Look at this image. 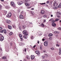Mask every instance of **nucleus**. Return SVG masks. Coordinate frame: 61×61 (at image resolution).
I'll list each match as a JSON object with an SVG mask.
<instances>
[{"instance_id": "obj_13", "label": "nucleus", "mask_w": 61, "mask_h": 61, "mask_svg": "<svg viewBox=\"0 0 61 61\" xmlns=\"http://www.w3.org/2000/svg\"><path fill=\"white\" fill-rule=\"evenodd\" d=\"M56 15H61V13L60 12H57L56 13Z\"/></svg>"}, {"instance_id": "obj_20", "label": "nucleus", "mask_w": 61, "mask_h": 61, "mask_svg": "<svg viewBox=\"0 0 61 61\" xmlns=\"http://www.w3.org/2000/svg\"><path fill=\"white\" fill-rule=\"evenodd\" d=\"M27 58L28 59H30V57L28 56H26Z\"/></svg>"}, {"instance_id": "obj_31", "label": "nucleus", "mask_w": 61, "mask_h": 61, "mask_svg": "<svg viewBox=\"0 0 61 61\" xmlns=\"http://www.w3.org/2000/svg\"><path fill=\"white\" fill-rule=\"evenodd\" d=\"M2 5H0V10H1V8L2 7Z\"/></svg>"}, {"instance_id": "obj_43", "label": "nucleus", "mask_w": 61, "mask_h": 61, "mask_svg": "<svg viewBox=\"0 0 61 61\" xmlns=\"http://www.w3.org/2000/svg\"><path fill=\"white\" fill-rule=\"evenodd\" d=\"M49 39L50 40H51L52 39V38L51 37H50L49 38Z\"/></svg>"}, {"instance_id": "obj_21", "label": "nucleus", "mask_w": 61, "mask_h": 61, "mask_svg": "<svg viewBox=\"0 0 61 61\" xmlns=\"http://www.w3.org/2000/svg\"><path fill=\"white\" fill-rule=\"evenodd\" d=\"M58 7H59V8H60L61 7V4L60 3L59 4V6H58Z\"/></svg>"}, {"instance_id": "obj_7", "label": "nucleus", "mask_w": 61, "mask_h": 61, "mask_svg": "<svg viewBox=\"0 0 61 61\" xmlns=\"http://www.w3.org/2000/svg\"><path fill=\"white\" fill-rule=\"evenodd\" d=\"M17 3L19 5H21V4H22L23 3V2L22 1L18 2Z\"/></svg>"}, {"instance_id": "obj_23", "label": "nucleus", "mask_w": 61, "mask_h": 61, "mask_svg": "<svg viewBox=\"0 0 61 61\" xmlns=\"http://www.w3.org/2000/svg\"><path fill=\"white\" fill-rule=\"evenodd\" d=\"M53 36V34H50L49 35V36Z\"/></svg>"}, {"instance_id": "obj_12", "label": "nucleus", "mask_w": 61, "mask_h": 61, "mask_svg": "<svg viewBox=\"0 0 61 61\" xmlns=\"http://www.w3.org/2000/svg\"><path fill=\"white\" fill-rule=\"evenodd\" d=\"M31 59H34L35 58V56L34 55H31Z\"/></svg>"}, {"instance_id": "obj_49", "label": "nucleus", "mask_w": 61, "mask_h": 61, "mask_svg": "<svg viewBox=\"0 0 61 61\" xmlns=\"http://www.w3.org/2000/svg\"><path fill=\"white\" fill-rule=\"evenodd\" d=\"M12 43H10V46H12Z\"/></svg>"}, {"instance_id": "obj_45", "label": "nucleus", "mask_w": 61, "mask_h": 61, "mask_svg": "<svg viewBox=\"0 0 61 61\" xmlns=\"http://www.w3.org/2000/svg\"><path fill=\"white\" fill-rule=\"evenodd\" d=\"M49 1H47L46 2L47 4H49Z\"/></svg>"}, {"instance_id": "obj_24", "label": "nucleus", "mask_w": 61, "mask_h": 61, "mask_svg": "<svg viewBox=\"0 0 61 61\" xmlns=\"http://www.w3.org/2000/svg\"><path fill=\"white\" fill-rule=\"evenodd\" d=\"M4 33H5V34H6V31L5 30H4Z\"/></svg>"}, {"instance_id": "obj_26", "label": "nucleus", "mask_w": 61, "mask_h": 61, "mask_svg": "<svg viewBox=\"0 0 61 61\" xmlns=\"http://www.w3.org/2000/svg\"><path fill=\"white\" fill-rule=\"evenodd\" d=\"M2 59H5V58H6V57H5V56H3L2 57Z\"/></svg>"}, {"instance_id": "obj_17", "label": "nucleus", "mask_w": 61, "mask_h": 61, "mask_svg": "<svg viewBox=\"0 0 61 61\" xmlns=\"http://www.w3.org/2000/svg\"><path fill=\"white\" fill-rule=\"evenodd\" d=\"M25 27H26V26L24 25L22 26V27L23 29H25Z\"/></svg>"}, {"instance_id": "obj_8", "label": "nucleus", "mask_w": 61, "mask_h": 61, "mask_svg": "<svg viewBox=\"0 0 61 61\" xmlns=\"http://www.w3.org/2000/svg\"><path fill=\"white\" fill-rule=\"evenodd\" d=\"M36 54L37 55H39V54H40V52H39V51H36Z\"/></svg>"}, {"instance_id": "obj_53", "label": "nucleus", "mask_w": 61, "mask_h": 61, "mask_svg": "<svg viewBox=\"0 0 61 61\" xmlns=\"http://www.w3.org/2000/svg\"><path fill=\"white\" fill-rule=\"evenodd\" d=\"M42 41H45V39H42Z\"/></svg>"}, {"instance_id": "obj_56", "label": "nucleus", "mask_w": 61, "mask_h": 61, "mask_svg": "<svg viewBox=\"0 0 61 61\" xmlns=\"http://www.w3.org/2000/svg\"><path fill=\"white\" fill-rule=\"evenodd\" d=\"M36 46H33V48H34Z\"/></svg>"}, {"instance_id": "obj_30", "label": "nucleus", "mask_w": 61, "mask_h": 61, "mask_svg": "<svg viewBox=\"0 0 61 61\" xmlns=\"http://www.w3.org/2000/svg\"><path fill=\"white\" fill-rule=\"evenodd\" d=\"M33 36H31V39H33Z\"/></svg>"}, {"instance_id": "obj_48", "label": "nucleus", "mask_w": 61, "mask_h": 61, "mask_svg": "<svg viewBox=\"0 0 61 61\" xmlns=\"http://www.w3.org/2000/svg\"><path fill=\"white\" fill-rule=\"evenodd\" d=\"M0 50H1V51H2V49L1 48H0Z\"/></svg>"}, {"instance_id": "obj_34", "label": "nucleus", "mask_w": 61, "mask_h": 61, "mask_svg": "<svg viewBox=\"0 0 61 61\" xmlns=\"http://www.w3.org/2000/svg\"><path fill=\"white\" fill-rule=\"evenodd\" d=\"M41 25L42 26H43V27H44V24L42 23L41 24Z\"/></svg>"}, {"instance_id": "obj_62", "label": "nucleus", "mask_w": 61, "mask_h": 61, "mask_svg": "<svg viewBox=\"0 0 61 61\" xmlns=\"http://www.w3.org/2000/svg\"><path fill=\"white\" fill-rule=\"evenodd\" d=\"M1 1H4V0H1Z\"/></svg>"}, {"instance_id": "obj_22", "label": "nucleus", "mask_w": 61, "mask_h": 61, "mask_svg": "<svg viewBox=\"0 0 61 61\" xmlns=\"http://www.w3.org/2000/svg\"><path fill=\"white\" fill-rule=\"evenodd\" d=\"M44 12H45V11H43V10H42L41 11V14H44Z\"/></svg>"}, {"instance_id": "obj_57", "label": "nucleus", "mask_w": 61, "mask_h": 61, "mask_svg": "<svg viewBox=\"0 0 61 61\" xmlns=\"http://www.w3.org/2000/svg\"><path fill=\"white\" fill-rule=\"evenodd\" d=\"M40 49L41 50L42 49V47H41V46L40 47Z\"/></svg>"}, {"instance_id": "obj_27", "label": "nucleus", "mask_w": 61, "mask_h": 61, "mask_svg": "<svg viewBox=\"0 0 61 61\" xmlns=\"http://www.w3.org/2000/svg\"><path fill=\"white\" fill-rule=\"evenodd\" d=\"M54 48L53 47H52L51 48V50H54Z\"/></svg>"}, {"instance_id": "obj_41", "label": "nucleus", "mask_w": 61, "mask_h": 61, "mask_svg": "<svg viewBox=\"0 0 61 61\" xmlns=\"http://www.w3.org/2000/svg\"><path fill=\"white\" fill-rule=\"evenodd\" d=\"M23 37L24 38H26V39H27V38H26V36H24Z\"/></svg>"}, {"instance_id": "obj_58", "label": "nucleus", "mask_w": 61, "mask_h": 61, "mask_svg": "<svg viewBox=\"0 0 61 61\" xmlns=\"http://www.w3.org/2000/svg\"><path fill=\"white\" fill-rule=\"evenodd\" d=\"M53 15H51V17H53Z\"/></svg>"}, {"instance_id": "obj_59", "label": "nucleus", "mask_w": 61, "mask_h": 61, "mask_svg": "<svg viewBox=\"0 0 61 61\" xmlns=\"http://www.w3.org/2000/svg\"><path fill=\"white\" fill-rule=\"evenodd\" d=\"M34 8L31 9V10H34Z\"/></svg>"}, {"instance_id": "obj_35", "label": "nucleus", "mask_w": 61, "mask_h": 61, "mask_svg": "<svg viewBox=\"0 0 61 61\" xmlns=\"http://www.w3.org/2000/svg\"><path fill=\"white\" fill-rule=\"evenodd\" d=\"M59 15H57V17H58V18H59L60 17V16H59Z\"/></svg>"}, {"instance_id": "obj_14", "label": "nucleus", "mask_w": 61, "mask_h": 61, "mask_svg": "<svg viewBox=\"0 0 61 61\" xmlns=\"http://www.w3.org/2000/svg\"><path fill=\"white\" fill-rule=\"evenodd\" d=\"M23 16L22 15H20V19H23Z\"/></svg>"}, {"instance_id": "obj_37", "label": "nucleus", "mask_w": 61, "mask_h": 61, "mask_svg": "<svg viewBox=\"0 0 61 61\" xmlns=\"http://www.w3.org/2000/svg\"><path fill=\"white\" fill-rule=\"evenodd\" d=\"M3 36V35L2 34H0V37H2Z\"/></svg>"}, {"instance_id": "obj_18", "label": "nucleus", "mask_w": 61, "mask_h": 61, "mask_svg": "<svg viewBox=\"0 0 61 61\" xmlns=\"http://www.w3.org/2000/svg\"><path fill=\"white\" fill-rule=\"evenodd\" d=\"M13 34V33L12 32H11L9 34V36H11Z\"/></svg>"}, {"instance_id": "obj_10", "label": "nucleus", "mask_w": 61, "mask_h": 61, "mask_svg": "<svg viewBox=\"0 0 61 61\" xmlns=\"http://www.w3.org/2000/svg\"><path fill=\"white\" fill-rule=\"evenodd\" d=\"M4 39V36H3L2 37H1V38L0 40L1 41H3Z\"/></svg>"}, {"instance_id": "obj_33", "label": "nucleus", "mask_w": 61, "mask_h": 61, "mask_svg": "<svg viewBox=\"0 0 61 61\" xmlns=\"http://www.w3.org/2000/svg\"><path fill=\"white\" fill-rule=\"evenodd\" d=\"M59 52H61V48H59Z\"/></svg>"}, {"instance_id": "obj_64", "label": "nucleus", "mask_w": 61, "mask_h": 61, "mask_svg": "<svg viewBox=\"0 0 61 61\" xmlns=\"http://www.w3.org/2000/svg\"><path fill=\"white\" fill-rule=\"evenodd\" d=\"M38 19H40V18H38Z\"/></svg>"}, {"instance_id": "obj_63", "label": "nucleus", "mask_w": 61, "mask_h": 61, "mask_svg": "<svg viewBox=\"0 0 61 61\" xmlns=\"http://www.w3.org/2000/svg\"><path fill=\"white\" fill-rule=\"evenodd\" d=\"M60 22H61V20H60Z\"/></svg>"}, {"instance_id": "obj_44", "label": "nucleus", "mask_w": 61, "mask_h": 61, "mask_svg": "<svg viewBox=\"0 0 61 61\" xmlns=\"http://www.w3.org/2000/svg\"><path fill=\"white\" fill-rule=\"evenodd\" d=\"M24 51H25V52H26V49H25L24 50Z\"/></svg>"}, {"instance_id": "obj_50", "label": "nucleus", "mask_w": 61, "mask_h": 61, "mask_svg": "<svg viewBox=\"0 0 61 61\" xmlns=\"http://www.w3.org/2000/svg\"><path fill=\"white\" fill-rule=\"evenodd\" d=\"M31 14H32V15H34V13L31 12Z\"/></svg>"}, {"instance_id": "obj_36", "label": "nucleus", "mask_w": 61, "mask_h": 61, "mask_svg": "<svg viewBox=\"0 0 61 61\" xmlns=\"http://www.w3.org/2000/svg\"><path fill=\"white\" fill-rule=\"evenodd\" d=\"M56 46H57L58 47H59V46H60L59 45H58V44H57L56 45Z\"/></svg>"}, {"instance_id": "obj_32", "label": "nucleus", "mask_w": 61, "mask_h": 61, "mask_svg": "<svg viewBox=\"0 0 61 61\" xmlns=\"http://www.w3.org/2000/svg\"><path fill=\"white\" fill-rule=\"evenodd\" d=\"M40 4H41V5H45L46 4V3H40Z\"/></svg>"}, {"instance_id": "obj_16", "label": "nucleus", "mask_w": 61, "mask_h": 61, "mask_svg": "<svg viewBox=\"0 0 61 61\" xmlns=\"http://www.w3.org/2000/svg\"><path fill=\"white\" fill-rule=\"evenodd\" d=\"M8 27L9 29H12V26L10 25H8Z\"/></svg>"}, {"instance_id": "obj_4", "label": "nucleus", "mask_w": 61, "mask_h": 61, "mask_svg": "<svg viewBox=\"0 0 61 61\" xmlns=\"http://www.w3.org/2000/svg\"><path fill=\"white\" fill-rule=\"evenodd\" d=\"M23 34L24 35H25V36H27L28 35V34H27V31L26 30H24L23 31Z\"/></svg>"}, {"instance_id": "obj_38", "label": "nucleus", "mask_w": 61, "mask_h": 61, "mask_svg": "<svg viewBox=\"0 0 61 61\" xmlns=\"http://www.w3.org/2000/svg\"><path fill=\"white\" fill-rule=\"evenodd\" d=\"M46 15H44L43 17H44L45 18V17H46Z\"/></svg>"}, {"instance_id": "obj_29", "label": "nucleus", "mask_w": 61, "mask_h": 61, "mask_svg": "<svg viewBox=\"0 0 61 61\" xmlns=\"http://www.w3.org/2000/svg\"><path fill=\"white\" fill-rule=\"evenodd\" d=\"M4 31V30H1L0 31V33H3V32Z\"/></svg>"}, {"instance_id": "obj_19", "label": "nucleus", "mask_w": 61, "mask_h": 61, "mask_svg": "<svg viewBox=\"0 0 61 61\" xmlns=\"http://www.w3.org/2000/svg\"><path fill=\"white\" fill-rule=\"evenodd\" d=\"M38 34L39 35H42V33H41V32H39L38 33Z\"/></svg>"}, {"instance_id": "obj_25", "label": "nucleus", "mask_w": 61, "mask_h": 61, "mask_svg": "<svg viewBox=\"0 0 61 61\" xmlns=\"http://www.w3.org/2000/svg\"><path fill=\"white\" fill-rule=\"evenodd\" d=\"M52 20H53L52 21H53V20H53V19L52 18L50 20H49V21H52Z\"/></svg>"}, {"instance_id": "obj_42", "label": "nucleus", "mask_w": 61, "mask_h": 61, "mask_svg": "<svg viewBox=\"0 0 61 61\" xmlns=\"http://www.w3.org/2000/svg\"><path fill=\"white\" fill-rule=\"evenodd\" d=\"M44 23H45V22H46V20H44Z\"/></svg>"}, {"instance_id": "obj_46", "label": "nucleus", "mask_w": 61, "mask_h": 61, "mask_svg": "<svg viewBox=\"0 0 61 61\" xmlns=\"http://www.w3.org/2000/svg\"><path fill=\"white\" fill-rule=\"evenodd\" d=\"M57 32V31H54V33H55V34H56V32Z\"/></svg>"}, {"instance_id": "obj_47", "label": "nucleus", "mask_w": 61, "mask_h": 61, "mask_svg": "<svg viewBox=\"0 0 61 61\" xmlns=\"http://www.w3.org/2000/svg\"><path fill=\"white\" fill-rule=\"evenodd\" d=\"M2 29V28L0 27V31Z\"/></svg>"}, {"instance_id": "obj_55", "label": "nucleus", "mask_w": 61, "mask_h": 61, "mask_svg": "<svg viewBox=\"0 0 61 61\" xmlns=\"http://www.w3.org/2000/svg\"><path fill=\"white\" fill-rule=\"evenodd\" d=\"M37 43L38 44H39V41H38Z\"/></svg>"}, {"instance_id": "obj_11", "label": "nucleus", "mask_w": 61, "mask_h": 61, "mask_svg": "<svg viewBox=\"0 0 61 61\" xmlns=\"http://www.w3.org/2000/svg\"><path fill=\"white\" fill-rule=\"evenodd\" d=\"M19 36L20 37V38L21 39V40H23V39L22 38V36L21 34H19Z\"/></svg>"}, {"instance_id": "obj_40", "label": "nucleus", "mask_w": 61, "mask_h": 61, "mask_svg": "<svg viewBox=\"0 0 61 61\" xmlns=\"http://www.w3.org/2000/svg\"><path fill=\"white\" fill-rule=\"evenodd\" d=\"M58 30H61V28L60 27L59 28H58Z\"/></svg>"}, {"instance_id": "obj_3", "label": "nucleus", "mask_w": 61, "mask_h": 61, "mask_svg": "<svg viewBox=\"0 0 61 61\" xmlns=\"http://www.w3.org/2000/svg\"><path fill=\"white\" fill-rule=\"evenodd\" d=\"M10 5H11L12 6H13V7H14L15 6V3L13 1L11 2V3H10Z\"/></svg>"}, {"instance_id": "obj_60", "label": "nucleus", "mask_w": 61, "mask_h": 61, "mask_svg": "<svg viewBox=\"0 0 61 61\" xmlns=\"http://www.w3.org/2000/svg\"><path fill=\"white\" fill-rule=\"evenodd\" d=\"M43 52H44V53H45V52H46V51H43Z\"/></svg>"}, {"instance_id": "obj_5", "label": "nucleus", "mask_w": 61, "mask_h": 61, "mask_svg": "<svg viewBox=\"0 0 61 61\" xmlns=\"http://www.w3.org/2000/svg\"><path fill=\"white\" fill-rule=\"evenodd\" d=\"M11 15H12L11 13V12H9L8 13V14L7 15V16L8 18H10V17H11Z\"/></svg>"}, {"instance_id": "obj_61", "label": "nucleus", "mask_w": 61, "mask_h": 61, "mask_svg": "<svg viewBox=\"0 0 61 61\" xmlns=\"http://www.w3.org/2000/svg\"><path fill=\"white\" fill-rule=\"evenodd\" d=\"M30 24H32V22H30Z\"/></svg>"}, {"instance_id": "obj_54", "label": "nucleus", "mask_w": 61, "mask_h": 61, "mask_svg": "<svg viewBox=\"0 0 61 61\" xmlns=\"http://www.w3.org/2000/svg\"><path fill=\"white\" fill-rule=\"evenodd\" d=\"M21 46H23V45H24V44H23V43H21Z\"/></svg>"}, {"instance_id": "obj_9", "label": "nucleus", "mask_w": 61, "mask_h": 61, "mask_svg": "<svg viewBox=\"0 0 61 61\" xmlns=\"http://www.w3.org/2000/svg\"><path fill=\"white\" fill-rule=\"evenodd\" d=\"M6 23H7V24H9L11 22V21H10L9 20H6Z\"/></svg>"}, {"instance_id": "obj_51", "label": "nucleus", "mask_w": 61, "mask_h": 61, "mask_svg": "<svg viewBox=\"0 0 61 61\" xmlns=\"http://www.w3.org/2000/svg\"><path fill=\"white\" fill-rule=\"evenodd\" d=\"M59 55H61V52L59 51Z\"/></svg>"}, {"instance_id": "obj_52", "label": "nucleus", "mask_w": 61, "mask_h": 61, "mask_svg": "<svg viewBox=\"0 0 61 61\" xmlns=\"http://www.w3.org/2000/svg\"><path fill=\"white\" fill-rule=\"evenodd\" d=\"M58 33H59V32L58 31H57V32H56V34H58Z\"/></svg>"}, {"instance_id": "obj_28", "label": "nucleus", "mask_w": 61, "mask_h": 61, "mask_svg": "<svg viewBox=\"0 0 61 61\" xmlns=\"http://www.w3.org/2000/svg\"><path fill=\"white\" fill-rule=\"evenodd\" d=\"M4 13L5 14H6L7 13V11L5 10H4Z\"/></svg>"}, {"instance_id": "obj_1", "label": "nucleus", "mask_w": 61, "mask_h": 61, "mask_svg": "<svg viewBox=\"0 0 61 61\" xmlns=\"http://www.w3.org/2000/svg\"><path fill=\"white\" fill-rule=\"evenodd\" d=\"M58 20H59V19L58 18H57L55 19V20H52L51 21V23L52 24V25L53 27H56V24L54 23L55 22L58 21Z\"/></svg>"}, {"instance_id": "obj_15", "label": "nucleus", "mask_w": 61, "mask_h": 61, "mask_svg": "<svg viewBox=\"0 0 61 61\" xmlns=\"http://www.w3.org/2000/svg\"><path fill=\"white\" fill-rule=\"evenodd\" d=\"M25 5L26 6H29V5H30L28 4V3H26L25 4Z\"/></svg>"}, {"instance_id": "obj_6", "label": "nucleus", "mask_w": 61, "mask_h": 61, "mask_svg": "<svg viewBox=\"0 0 61 61\" xmlns=\"http://www.w3.org/2000/svg\"><path fill=\"white\" fill-rule=\"evenodd\" d=\"M44 45L45 46H46L48 45V41H46L44 43Z\"/></svg>"}, {"instance_id": "obj_39", "label": "nucleus", "mask_w": 61, "mask_h": 61, "mask_svg": "<svg viewBox=\"0 0 61 61\" xmlns=\"http://www.w3.org/2000/svg\"><path fill=\"white\" fill-rule=\"evenodd\" d=\"M19 29H20V30L21 29V27L20 26H19Z\"/></svg>"}, {"instance_id": "obj_2", "label": "nucleus", "mask_w": 61, "mask_h": 61, "mask_svg": "<svg viewBox=\"0 0 61 61\" xmlns=\"http://www.w3.org/2000/svg\"><path fill=\"white\" fill-rule=\"evenodd\" d=\"M53 8L54 9H57V7H58V4L56 3H54L53 5Z\"/></svg>"}]
</instances>
